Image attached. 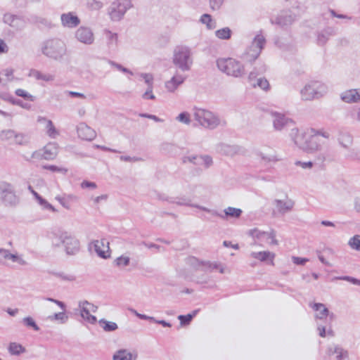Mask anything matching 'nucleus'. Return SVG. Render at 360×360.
Segmentation results:
<instances>
[{
	"label": "nucleus",
	"mask_w": 360,
	"mask_h": 360,
	"mask_svg": "<svg viewBox=\"0 0 360 360\" xmlns=\"http://www.w3.org/2000/svg\"><path fill=\"white\" fill-rule=\"evenodd\" d=\"M58 154V146L55 143H49L44 146L43 150L34 151L32 158H44L45 160H53Z\"/></svg>",
	"instance_id": "nucleus-16"
},
{
	"label": "nucleus",
	"mask_w": 360,
	"mask_h": 360,
	"mask_svg": "<svg viewBox=\"0 0 360 360\" xmlns=\"http://www.w3.org/2000/svg\"><path fill=\"white\" fill-rule=\"evenodd\" d=\"M214 34L218 39L227 40L231 37V30L229 27H223L216 30Z\"/></svg>",
	"instance_id": "nucleus-42"
},
{
	"label": "nucleus",
	"mask_w": 360,
	"mask_h": 360,
	"mask_svg": "<svg viewBox=\"0 0 360 360\" xmlns=\"http://www.w3.org/2000/svg\"><path fill=\"white\" fill-rule=\"evenodd\" d=\"M310 82L319 99L325 96L328 93L329 86L326 83L316 80L310 81Z\"/></svg>",
	"instance_id": "nucleus-31"
},
{
	"label": "nucleus",
	"mask_w": 360,
	"mask_h": 360,
	"mask_svg": "<svg viewBox=\"0 0 360 360\" xmlns=\"http://www.w3.org/2000/svg\"><path fill=\"white\" fill-rule=\"evenodd\" d=\"M100 325L105 331H113L117 328V324L112 321H101Z\"/></svg>",
	"instance_id": "nucleus-48"
},
{
	"label": "nucleus",
	"mask_w": 360,
	"mask_h": 360,
	"mask_svg": "<svg viewBox=\"0 0 360 360\" xmlns=\"http://www.w3.org/2000/svg\"><path fill=\"white\" fill-rule=\"evenodd\" d=\"M290 123H291V121L287 119L284 115L280 114L275 115L274 127L276 129L281 130Z\"/></svg>",
	"instance_id": "nucleus-35"
},
{
	"label": "nucleus",
	"mask_w": 360,
	"mask_h": 360,
	"mask_svg": "<svg viewBox=\"0 0 360 360\" xmlns=\"http://www.w3.org/2000/svg\"><path fill=\"white\" fill-rule=\"evenodd\" d=\"M347 245L351 250L360 252V235L356 234L350 237L348 240Z\"/></svg>",
	"instance_id": "nucleus-39"
},
{
	"label": "nucleus",
	"mask_w": 360,
	"mask_h": 360,
	"mask_svg": "<svg viewBox=\"0 0 360 360\" xmlns=\"http://www.w3.org/2000/svg\"><path fill=\"white\" fill-rule=\"evenodd\" d=\"M255 86H258L260 89L267 91L270 88V84L269 81L264 77H259L257 80L256 84H252Z\"/></svg>",
	"instance_id": "nucleus-49"
},
{
	"label": "nucleus",
	"mask_w": 360,
	"mask_h": 360,
	"mask_svg": "<svg viewBox=\"0 0 360 360\" xmlns=\"http://www.w3.org/2000/svg\"><path fill=\"white\" fill-rule=\"evenodd\" d=\"M131 7V0H116L109 8V15L113 21H120Z\"/></svg>",
	"instance_id": "nucleus-10"
},
{
	"label": "nucleus",
	"mask_w": 360,
	"mask_h": 360,
	"mask_svg": "<svg viewBox=\"0 0 360 360\" xmlns=\"http://www.w3.org/2000/svg\"><path fill=\"white\" fill-rule=\"evenodd\" d=\"M172 63L181 72L189 71L193 64L191 49L186 46L176 47L173 53Z\"/></svg>",
	"instance_id": "nucleus-4"
},
{
	"label": "nucleus",
	"mask_w": 360,
	"mask_h": 360,
	"mask_svg": "<svg viewBox=\"0 0 360 360\" xmlns=\"http://www.w3.org/2000/svg\"><path fill=\"white\" fill-rule=\"evenodd\" d=\"M34 184L35 187L40 190V191H44L46 187V184L45 181L42 179H37L34 181Z\"/></svg>",
	"instance_id": "nucleus-57"
},
{
	"label": "nucleus",
	"mask_w": 360,
	"mask_h": 360,
	"mask_svg": "<svg viewBox=\"0 0 360 360\" xmlns=\"http://www.w3.org/2000/svg\"><path fill=\"white\" fill-rule=\"evenodd\" d=\"M87 6L93 11H98L103 7V3L98 0H88Z\"/></svg>",
	"instance_id": "nucleus-51"
},
{
	"label": "nucleus",
	"mask_w": 360,
	"mask_h": 360,
	"mask_svg": "<svg viewBox=\"0 0 360 360\" xmlns=\"http://www.w3.org/2000/svg\"><path fill=\"white\" fill-rule=\"evenodd\" d=\"M43 168L53 172H57L62 174H65L68 171V169L64 167H58L56 165H44L43 166Z\"/></svg>",
	"instance_id": "nucleus-47"
},
{
	"label": "nucleus",
	"mask_w": 360,
	"mask_h": 360,
	"mask_svg": "<svg viewBox=\"0 0 360 360\" xmlns=\"http://www.w3.org/2000/svg\"><path fill=\"white\" fill-rule=\"evenodd\" d=\"M75 38L82 44L90 45L94 41V34L91 28L82 26L75 34Z\"/></svg>",
	"instance_id": "nucleus-20"
},
{
	"label": "nucleus",
	"mask_w": 360,
	"mask_h": 360,
	"mask_svg": "<svg viewBox=\"0 0 360 360\" xmlns=\"http://www.w3.org/2000/svg\"><path fill=\"white\" fill-rule=\"evenodd\" d=\"M93 248L97 255L102 258L110 257L109 243L104 239L96 240L93 243Z\"/></svg>",
	"instance_id": "nucleus-25"
},
{
	"label": "nucleus",
	"mask_w": 360,
	"mask_h": 360,
	"mask_svg": "<svg viewBox=\"0 0 360 360\" xmlns=\"http://www.w3.org/2000/svg\"><path fill=\"white\" fill-rule=\"evenodd\" d=\"M193 318V316L191 314H188L186 316L181 315L179 316V319L181 321V323L182 324L188 323H189Z\"/></svg>",
	"instance_id": "nucleus-62"
},
{
	"label": "nucleus",
	"mask_w": 360,
	"mask_h": 360,
	"mask_svg": "<svg viewBox=\"0 0 360 360\" xmlns=\"http://www.w3.org/2000/svg\"><path fill=\"white\" fill-rule=\"evenodd\" d=\"M176 120L182 124L188 125L191 124V115L188 112H182L176 117Z\"/></svg>",
	"instance_id": "nucleus-46"
},
{
	"label": "nucleus",
	"mask_w": 360,
	"mask_h": 360,
	"mask_svg": "<svg viewBox=\"0 0 360 360\" xmlns=\"http://www.w3.org/2000/svg\"><path fill=\"white\" fill-rule=\"evenodd\" d=\"M329 356L334 355L336 360H348V353L342 348L335 345L330 346L328 349Z\"/></svg>",
	"instance_id": "nucleus-32"
},
{
	"label": "nucleus",
	"mask_w": 360,
	"mask_h": 360,
	"mask_svg": "<svg viewBox=\"0 0 360 360\" xmlns=\"http://www.w3.org/2000/svg\"><path fill=\"white\" fill-rule=\"evenodd\" d=\"M352 141L353 139L349 134H342L339 138V142L344 148H349L352 144Z\"/></svg>",
	"instance_id": "nucleus-44"
},
{
	"label": "nucleus",
	"mask_w": 360,
	"mask_h": 360,
	"mask_svg": "<svg viewBox=\"0 0 360 360\" xmlns=\"http://www.w3.org/2000/svg\"><path fill=\"white\" fill-rule=\"evenodd\" d=\"M63 243L65 250L68 255H75L79 250V241L72 234L64 232Z\"/></svg>",
	"instance_id": "nucleus-19"
},
{
	"label": "nucleus",
	"mask_w": 360,
	"mask_h": 360,
	"mask_svg": "<svg viewBox=\"0 0 360 360\" xmlns=\"http://www.w3.org/2000/svg\"><path fill=\"white\" fill-rule=\"evenodd\" d=\"M141 77L144 81L145 84L148 85V86H153L154 77L152 74L142 73Z\"/></svg>",
	"instance_id": "nucleus-55"
},
{
	"label": "nucleus",
	"mask_w": 360,
	"mask_h": 360,
	"mask_svg": "<svg viewBox=\"0 0 360 360\" xmlns=\"http://www.w3.org/2000/svg\"><path fill=\"white\" fill-rule=\"evenodd\" d=\"M218 70L227 76L243 78L246 75L245 65L233 58H219L216 61Z\"/></svg>",
	"instance_id": "nucleus-3"
},
{
	"label": "nucleus",
	"mask_w": 360,
	"mask_h": 360,
	"mask_svg": "<svg viewBox=\"0 0 360 360\" xmlns=\"http://www.w3.org/2000/svg\"><path fill=\"white\" fill-rule=\"evenodd\" d=\"M17 131L13 129H4L0 132V139L2 141L13 144Z\"/></svg>",
	"instance_id": "nucleus-37"
},
{
	"label": "nucleus",
	"mask_w": 360,
	"mask_h": 360,
	"mask_svg": "<svg viewBox=\"0 0 360 360\" xmlns=\"http://www.w3.org/2000/svg\"><path fill=\"white\" fill-rule=\"evenodd\" d=\"M290 136L295 146L303 151L307 160H295V166L302 169H311L314 162L323 158L326 143L323 139H328L330 134L323 129L307 128L304 130L292 129Z\"/></svg>",
	"instance_id": "nucleus-1"
},
{
	"label": "nucleus",
	"mask_w": 360,
	"mask_h": 360,
	"mask_svg": "<svg viewBox=\"0 0 360 360\" xmlns=\"http://www.w3.org/2000/svg\"><path fill=\"white\" fill-rule=\"evenodd\" d=\"M41 51L45 56L58 60L66 54V45L61 39H50L43 43Z\"/></svg>",
	"instance_id": "nucleus-5"
},
{
	"label": "nucleus",
	"mask_w": 360,
	"mask_h": 360,
	"mask_svg": "<svg viewBox=\"0 0 360 360\" xmlns=\"http://www.w3.org/2000/svg\"><path fill=\"white\" fill-rule=\"evenodd\" d=\"M193 116L195 120L205 128L214 129L220 124V120L216 115L203 108L195 109Z\"/></svg>",
	"instance_id": "nucleus-9"
},
{
	"label": "nucleus",
	"mask_w": 360,
	"mask_h": 360,
	"mask_svg": "<svg viewBox=\"0 0 360 360\" xmlns=\"http://www.w3.org/2000/svg\"><path fill=\"white\" fill-rule=\"evenodd\" d=\"M176 202L179 205H188V206H192L197 207L201 210H203L205 212H207L208 213H212V214L217 215L220 217L222 219H237L239 218L240 216L242 214V210L239 208L232 207H228L224 210V215L217 214V213L212 212L209 208H207L205 207H202L198 205H194L192 203V200L191 198L187 197H184L178 199V200L176 201Z\"/></svg>",
	"instance_id": "nucleus-7"
},
{
	"label": "nucleus",
	"mask_w": 360,
	"mask_h": 360,
	"mask_svg": "<svg viewBox=\"0 0 360 360\" xmlns=\"http://www.w3.org/2000/svg\"><path fill=\"white\" fill-rule=\"evenodd\" d=\"M77 133L80 139L86 141H92L97 135L94 129L83 122L77 125Z\"/></svg>",
	"instance_id": "nucleus-22"
},
{
	"label": "nucleus",
	"mask_w": 360,
	"mask_h": 360,
	"mask_svg": "<svg viewBox=\"0 0 360 360\" xmlns=\"http://www.w3.org/2000/svg\"><path fill=\"white\" fill-rule=\"evenodd\" d=\"M340 98L347 103H358L360 101V89H351L343 91L340 94Z\"/></svg>",
	"instance_id": "nucleus-27"
},
{
	"label": "nucleus",
	"mask_w": 360,
	"mask_h": 360,
	"mask_svg": "<svg viewBox=\"0 0 360 360\" xmlns=\"http://www.w3.org/2000/svg\"><path fill=\"white\" fill-rule=\"evenodd\" d=\"M8 351L11 355L19 356L27 352L26 348L18 342H11Z\"/></svg>",
	"instance_id": "nucleus-36"
},
{
	"label": "nucleus",
	"mask_w": 360,
	"mask_h": 360,
	"mask_svg": "<svg viewBox=\"0 0 360 360\" xmlns=\"http://www.w3.org/2000/svg\"><path fill=\"white\" fill-rule=\"evenodd\" d=\"M186 77L180 72H176L164 82V89L167 94H175L184 83Z\"/></svg>",
	"instance_id": "nucleus-13"
},
{
	"label": "nucleus",
	"mask_w": 360,
	"mask_h": 360,
	"mask_svg": "<svg viewBox=\"0 0 360 360\" xmlns=\"http://www.w3.org/2000/svg\"><path fill=\"white\" fill-rule=\"evenodd\" d=\"M22 322L23 323L28 326V327H32L34 330L37 331L39 330V328L38 327V326L36 324L34 320L32 318V317H30V316H27V317H25L23 319H22Z\"/></svg>",
	"instance_id": "nucleus-52"
},
{
	"label": "nucleus",
	"mask_w": 360,
	"mask_h": 360,
	"mask_svg": "<svg viewBox=\"0 0 360 360\" xmlns=\"http://www.w3.org/2000/svg\"><path fill=\"white\" fill-rule=\"evenodd\" d=\"M200 21L201 23L206 25V27L208 30H214L217 25L216 21L212 19L210 15L209 14H203L200 19Z\"/></svg>",
	"instance_id": "nucleus-40"
},
{
	"label": "nucleus",
	"mask_w": 360,
	"mask_h": 360,
	"mask_svg": "<svg viewBox=\"0 0 360 360\" xmlns=\"http://www.w3.org/2000/svg\"><path fill=\"white\" fill-rule=\"evenodd\" d=\"M1 75L5 77L4 79H2V83L4 82H10L13 78V70L11 68L5 69L1 72Z\"/></svg>",
	"instance_id": "nucleus-53"
},
{
	"label": "nucleus",
	"mask_w": 360,
	"mask_h": 360,
	"mask_svg": "<svg viewBox=\"0 0 360 360\" xmlns=\"http://www.w3.org/2000/svg\"><path fill=\"white\" fill-rule=\"evenodd\" d=\"M292 261L295 264L297 265H304L307 262H308V259L302 258L300 257H292Z\"/></svg>",
	"instance_id": "nucleus-60"
},
{
	"label": "nucleus",
	"mask_w": 360,
	"mask_h": 360,
	"mask_svg": "<svg viewBox=\"0 0 360 360\" xmlns=\"http://www.w3.org/2000/svg\"><path fill=\"white\" fill-rule=\"evenodd\" d=\"M39 80L50 82V81L53 80V77L51 75L44 74V73L41 72L40 77H39Z\"/></svg>",
	"instance_id": "nucleus-64"
},
{
	"label": "nucleus",
	"mask_w": 360,
	"mask_h": 360,
	"mask_svg": "<svg viewBox=\"0 0 360 360\" xmlns=\"http://www.w3.org/2000/svg\"><path fill=\"white\" fill-rule=\"evenodd\" d=\"M28 190L32 194L37 203L41 207L43 210L51 212H57L58 210L46 199L42 198L34 189L32 185L28 186Z\"/></svg>",
	"instance_id": "nucleus-23"
},
{
	"label": "nucleus",
	"mask_w": 360,
	"mask_h": 360,
	"mask_svg": "<svg viewBox=\"0 0 360 360\" xmlns=\"http://www.w3.org/2000/svg\"><path fill=\"white\" fill-rule=\"evenodd\" d=\"M264 44V39L261 35H257L254 39L252 44L248 48L243 54V58L247 61H254L259 56Z\"/></svg>",
	"instance_id": "nucleus-12"
},
{
	"label": "nucleus",
	"mask_w": 360,
	"mask_h": 360,
	"mask_svg": "<svg viewBox=\"0 0 360 360\" xmlns=\"http://www.w3.org/2000/svg\"><path fill=\"white\" fill-rule=\"evenodd\" d=\"M41 72L37 70H31L29 72L28 76L35 79L39 80Z\"/></svg>",
	"instance_id": "nucleus-63"
},
{
	"label": "nucleus",
	"mask_w": 360,
	"mask_h": 360,
	"mask_svg": "<svg viewBox=\"0 0 360 360\" xmlns=\"http://www.w3.org/2000/svg\"><path fill=\"white\" fill-rule=\"evenodd\" d=\"M295 206V201L286 193L278 195L272 202V213L274 217L283 216L290 212Z\"/></svg>",
	"instance_id": "nucleus-6"
},
{
	"label": "nucleus",
	"mask_w": 360,
	"mask_h": 360,
	"mask_svg": "<svg viewBox=\"0 0 360 360\" xmlns=\"http://www.w3.org/2000/svg\"><path fill=\"white\" fill-rule=\"evenodd\" d=\"M15 94L17 96L22 97L27 101H33L35 99V97L34 96H32L27 91L22 89H17L15 91Z\"/></svg>",
	"instance_id": "nucleus-50"
},
{
	"label": "nucleus",
	"mask_w": 360,
	"mask_h": 360,
	"mask_svg": "<svg viewBox=\"0 0 360 360\" xmlns=\"http://www.w3.org/2000/svg\"><path fill=\"white\" fill-rule=\"evenodd\" d=\"M48 300L57 304L61 310L60 311L49 314L47 317V319L51 322L56 324H65L67 323L69 319V316L66 311L65 304L60 301L51 298L48 299Z\"/></svg>",
	"instance_id": "nucleus-14"
},
{
	"label": "nucleus",
	"mask_w": 360,
	"mask_h": 360,
	"mask_svg": "<svg viewBox=\"0 0 360 360\" xmlns=\"http://www.w3.org/2000/svg\"><path fill=\"white\" fill-rule=\"evenodd\" d=\"M29 143V138L27 136L17 132L14 139V142L13 144L17 145H26Z\"/></svg>",
	"instance_id": "nucleus-45"
},
{
	"label": "nucleus",
	"mask_w": 360,
	"mask_h": 360,
	"mask_svg": "<svg viewBox=\"0 0 360 360\" xmlns=\"http://www.w3.org/2000/svg\"><path fill=\"white\" fill-rule=\"evenodd\" d=\"M198 263L203 271H217L222 274L230 273L228 266L224 263L219 261H202Z\"/></svg>",
	"instance_id": "nucleus-18"
},
{
	"label": "nucleus",
	"mask_w": 360,
	"mask_h": 360,
	"mask_svg": "<svg viewBox=\"0 0 360 360\" xmlns=\"http://www.w3.org/2000/svg\"><path fill=\"white\" fill-rule=\"evenodd\" d=\"M3 21L16 30H21L25 26V22L22 19L11 13L5 14L3 18Z\"/></svg>",
	"instance_id": "nucleus-30"
},
{
	"label": "nucleus",
	"mask_w": 360,
	"mask_h": 360,
	"mask_svg": "<svg viewBox=\"0 0 360 360\" xmlns=\"http://www.w3.org/2000/svg\"><path fill=\"white\" fill-rule=\"evenodd\" d=\"M136 352L126 348H120L116 350L112 356V360H136Z\"/></svg>",
	"instance_id": "nucleus-28"
},
{
	"label": "nucleus",
	"mask_w": 360,
	"mask_h": 360,
	"mask_svg": "<svg viewBox=\"0 0 360 360\" xmlns=\"http://www.w3.org/2000/svg\"><path fill=\"white\" fill-rule=\"evenodd\" d=\"M142 98L145 100H155V96L153 94V86H148L146 91L142 95Z\"/></svg>",
	"instance_id": "nucleus-54"
},
{
	"label": "nucleus",
	"mask_w": 360,
	"mask_h": 360,
	"mask_svg": "<svg viewBox=\"0 0 360 360\" xmlns=\"http://www.w3.org/2000/svg\"><path fill=\"white\" fill-rule=\"evenodd\" d=\"M130 257L127 255H121L116 258L114 261L115 264L120 267L124 268L129 264Z\"/></svg>",
	"instance_id": "nucleus-43"
},
{
	"label": "nucleus",
	"mask_w": 360,
	"mask_h": 360,
	"mask_svg": "<svg viewBox=\"0 0 360 360\" xmlns=\"http://www.w3.org/2000/svg\"><path fill=\"white\" fill-rule=\"evenodd\" d=\"M259 161L264 165L271 166L281 160L279 154L273 148L263 146L257 152Z\"/></svg>",
	"instance_id": "nucleus-11"
},
{
	"label": "nucleus",
	"mask_w": 360,
	"mask_h": 360,
	"mask_svg": "<svg viewBox=\"0 0 360 360\" xmlns=\"http://www.w3.org/2000/svg\"><path fill=\"white\" fill-rule=\"evenodd\" d=\"M108 196L107 195H101L92 198L94 203L96 205L107 201Z\"/></svg>",
	"instance_id": "nucleus-59"
},
{
	"label": "nucleus",
	"mask_w": 360,
	"mask_h": 360,
	"mask_svg": "<svg viewBox=\"0 0 360 360\" xmlns=\"http://www.w3.org/2000/svg\"><path fill=\"white\" fill-rule=\"evenodd\" d=\"M20 202L14 186L6 181H0V202L6 206H15Z\"/></svg>",
	"instance_id": "nucleus-8"
},
{
	"label": "nucleus",
	"mask_w": 360,
	"mask_h": 360,
	"mask_svg": "<svg viewBox=\"0 0 360 360\" xmlns=\"http://www.w3.org/2000/svg\"><path fill=\"white\" fill-rule=\"evenodd\" d=\"M63 231L53 232L47 236L46 245L51 249L55 250L60 247L63 243Z\"/></svg>",
	"instance_id": "nucleus-26"
},
{
	"label": "nucleus",
	"mask_w": 360,
	"mask_h": 360,
	"mask_svg": "<svg viewBox=\"0 0 360 360\" xmlns=\"http://www.w3.org/2000/svg\"><path fill=\"white\" fill-rule=\"evenodd\" d=\"M248 234L253 240L250 257L258 262L274 265L276 253L269 250L259 249V247L278 245L276 231L268 226H258L250 229Z\"/></svg>",
	"instance_id": "nucleus-2"
},
{
	"label": "nucleus",
	"mask_w": 360,
	"mask_h": 360,
	"mask_svg": "<svg viewBox=\"0 0 360 360\" xmlns=\"http://www.w3.org/2000/svg\"><path fill=\"white\" fill-rule=\"evenodd\" d=\"M218 150L220 153L227 156H233L237 153V148L229 144L220 145Z\"/></svg>",
	"instance_id": "nucleus-38"
},
{
	"label": "nucleus",
	"mask_w": 360,
	"mask_h": 360,
	"mask_svg": "<svg viewBox=\"0 0 360 360\" xmlns=\"http://www.w3.org/2000/svg\"><path fill=\"white\" fill-rule=\"evenodd\" d=\"M224 0H210V7L212 10H219L223 4Z\"/></svg>",
	"instance_id": "nucleus-58"
},
{
	"label": "nucleus",
	"mask_w": 360,
	"mask_h": 360,
	"mask_svg": "<svg viewBox=\"0 0 360 360\" xmlns=\"http://www.w3.org/2000/svg\"><path fill=\"white\" fill-rule=\"evenodd\" d=\"M37 122L40 129L49 137L56 138L58 136V132L51 120L45 117L39 116L37 117Z\"/></svg>",
	"instance_id": "nucleus-21"
},
{
	"label": "nucleus",
	"mask_w": 360,
	"mask_h": 360,
	"mask_svg": "<svg viewBox=\"0 0 360 360\" xmlns=\"http://www.w3.org/2000/svg\"><path fill=\"white\" fill-rule=\"evenodd\" d=\"M311 307L314 311V316L316 319L323 320L328 317V310L321 303H314Z\"/></svg>",
	"instance_id": "nucleus-33"
},
{
	"label": "nucleus",
	"mask_w": 360,
	"mask_h": 360,
	"mask_svg": "<svg viewBox=\"0 0 360 360\" xmlns=\"http://www.w3.org/2000/svg\"><path fill=\"white\" fill-rule=\"evenodd\" d=\"M317 330L319 331V335L322 338H325L327 335H332V331L330 329L326 330V328L324 326L319 325L317 327Z\"/></svg>",
	"instance_id": "nucleus-56"
},
{
	"label": "nucleus",
	"mask_w": 360,
	"mask_h": 360,
	"mask_svg": "<svg viewBox=\"0 0 360 360\" xmlns=\"http://www.w3.org/2000/svg\"><path fill=\"white\" fill-rule=\"evenodd\" d=\"M62 25L68 28H75L80 24V19L73 12H68L60 15Z\"/></svg>",
	"instance_id": "nucleus-24"
},
{
	"label": "nucleus",
	"mask_w": 360,
	"mask_h": 360,
	"mask_svg": "<svg viewBox=\"0 0 360 360\" xmlns=\"http://www.w3.org/2000/svg\"><path fill=\"white\" fill-rule=\"evenodd\" d=\"M81 316L90 323L96 322V319L94 314L96 311V307L87 301H82L79 304Z\"/></svg>",
	"instance_id": "nucleus-17"
},
{
	"label": "nucleus",
	"mask_w": 360,
	"mask_h": 360,
	"mask_svg": "<svg viewBox=\"0 0 360 360\" xmlns=\"http://www.w3.org/2000/svg\"><path fill=\"white\" fill-rule=\"evenodd\" d=\"M6 263L13 266H21L27 264L25 256L17 252H11L7 250H0Z\"/></svg>",
	"instance_id": "nucleus-15"
},
{
	"label": "nucleus",
	"mask_w": 360,
	"mask_h": 360,
	"mask_svg": "<svg viewBox=\"0 0 360 360\" xmlns=\"http://www.w3.org/2000/svg\"><path fill=\"white\" fill-rule=\"evenodd\" d=\"M81 187L84 189L94 190L96 188V185L94 182L84 181L81 184Z\"/></svg>",
	"instance_id": "nucleus-61"
},
{
	"label": "nucleus",
	"mask_w": 360,
	"mask_h": 360,
	"mask_svg": "<svg viewBox=\"0 0 360 360\" xmlns=\"http://www.w3.org/2000/svg\"><path fill=\"white\" fill-rule=\"evenodd\" d=\"M300 98L304 101L319 99L310 82H307L300 91Z\"/></svg>",
	"instance_id": "nucleus-29"
},
{
	"label": "nucleus",
	"mask_w": 360,
	"mask_h": 360,
	"mask_svg": "<svg viewBox=\"0 0 360 360\" xmlns=\"http://www.w3.org/2000/svg\"><path fill=\"white\" fill-rule=\"evenodd\" d=\"M56 200L67 210L71 209V202H75L77 200V197L75 195H68L65 197L58 196Z\"/></svg>",
	"instance_id": "nucleus-34"
},
{
	"label": "nucleus",
	"mask_w": 360,
	"mask_h": 360,
	"mask_svg": "<svg viewBox=\"0 0 360 360\" xmlns=\"http://www.w3.org/2000/svg\"><path fill=\"white\" fill-rule=\"evenodd\" d=\"M195 158L196 161H194V164L204 166L205 167H209L213 163L212 158L209 155H200L199 158Z\"/></svg>",
	"instance_id": "nucleus-41"
}]
</instances>
